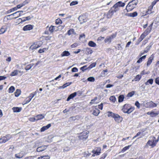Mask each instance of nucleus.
<instances>
[{
    "label": "nucleus",
    "instance_id": "11",
    "mask_svg": "<svg viewBox=\"0 0 159 159\" xmlns=\"http://www.w3.org/2000/svg\"><path fill=\"white\" fill-rule=\"evenodd\" d=\"M138 15L137 12L136 11H135L132 13H126L125 14V15L131 17H134L137 16Z\"/></svg>",
    "mask_w": 159,
    "mask_h": 159
},
{
    "label": "nucleus",
    "instance_id": "57",
    "mask_svg": "<svg viewBox=\"0 0 159 159\" xmlns=\"http://www.w3.org/2000/svg\"><path fill=\"white\" fill-rule=\"evenodd\" d=\"M71 71L72 72H77L78 71V69L76 67H74L72 68L71 69Z\"/></svg>",
    "mask_w": 159,
    "mask_h": 159
},
{
    "label": "nucleus",
    "instance_id": "31",
    "mask_svg": "<svg viewBox=\"0 0 159 159\" xmlns=\"http://www.w3.org/2000/svg\"><path fill=\"white\" fill-rule=\"evenodd\" d=\"M50 157L48 156H43L38 157V159H49Z\"/></svg>",
    "mask_w": 159,
    "mask_h": 159
},
{
    "label": "nucleus",
    "instance_id": "28",
    "mask_svg": "<svg viewBox=\"0 0 159 159\" xmlns=\"http://www.w3.org/2000/svg\"><path fill=\"white\" fill-rule=\"evenodd\" d=\"M124 98V96L123 95H120L118 97V102H121L123 101Z\"/></svg>",
    "mask_w": 159,
    "mask_h": 159
},
{
    "label": "nucleus",
    "instance_id": "58",
    "mask_svg": "<svg viewBox=\"0 0 159 159\" xmlns=\"http://www.w3.org/2000/svg\"><path fill=\"white\" fill-rule=\"evenodd\" d=\"M29 120L30 121H32V122H34L36 120H37V119L36 118L35 116V117H31L29 119Z\"/></svg>",
    "mask_w": 159,
    "mask_h": 159
},
{
    "label": "nucleus",
    "instance_id": "16",
    "mask_svg": "<svg viewBox=\"0 0 159 159\" xmlns=\"http://www.w3.org/2000/svg\"><path fill=\"white\" fill-rule=\"evenodd\" d=\"M51 126V124H49L46 126H44L41 128L40 129V131L41 132H44L45 130L49 129Z\"/></svg>",
    "mask_w": 159,
    "mask_h": 159
},
{
    "label": "nucleus",
    "instance_id": "27",
    "mask_svg": "<svg viewBox=\"0 0 159 159\" xmlns=\"http://www.w3.org/2000/svg\"><path fill=\"white\" fill-rule=\"evenodd\" d=\"M153 59V57H150L148 59V60L147 62V66H149L151 63L152 60Z\"/></svg>",
    "mask_w": 159,
    "mask_h": 159
},
{
    "label": "nucleus",
    "instance_id": "39",
    "mask_svg": "<svg viewBox=\"0 0 159 159\" xmlns=\"http://www.w3.org/2000/svg\"><path fill=\"white\" fill-rule=\"evenodd\" d=\"M130 146H131V145H129L128 146H127L125 147L121 150V152H124L126 150L129 149Z\"/></svg>",
    "mask_w": 159,
    "mask_h": 159
},
{
    "label": "nucleus",
    "instance_id": "12",
    "mask_svg": "<svg viewBox=\"0 0 159 159\" xmlns=\"http://www.w3.org/2000/svg\"><path fill=\"white\" fill-rule=\"evenodd\" d=\"M83 50L85 51L86 53L88 55L91 54L93 52V51L91 49L89 48H84Z\"/></svg>",
    "mask_w": 159,
    "mask_h": 159
},
{
    "label": "nucleus",
    "instance_id": "20",
    "mask_svg": "<svg viewBox=\"0 0 159 159\" xmlns=\"http://www.w3.org/2000/svg\"><path fill=\"white\" fill-rule=\"evenodd\" d=\"M70 55V53L68 51H63L61 54V57L64 56H68Z\"/></svg>",
    "mask_w": 159,
    "mask_h": 159
},
{
    "label": "nucleus",
    "instance_id": "25",
    "mask_svg": "<svg viewBox=\"0 0 159 159\" xmlns=\"http://www.w3.org/2000/svg\"><path fill=\"white\" fill-rule=\"evenodd\" d=\"M37 120H41L44 117V115L42 114L38 115L35 116Z\"/></svg>",
    "mask_w": 159,
    "mask_h": 159
},
{
    "label": "nucleus",
    "instance_id": "43",
    "mask_svg": "<svg viewBox=\"0 0 159 159\" xmlns=\"http://www.w3.org/2000/svg\"><path fill=\"white\" fill-rule=\"evenodd\" d=\"M131 2V3L134 6L136 7V6L137 5L138 3V0H133L131 1L130 2Z\"/></svg>",
    "mask_w": 159,
    "mask_h": 159
},
{
    "label": "nucleus",
    "instance_id": "9",
    "mask_svg": "<svg viewBox=\"0 0 159 159\" xmlns=\"http://www.w3.org/2000/svg\"><path fill=\"white\" fill-rule=\"evenodd\" d=\"M23 11H16V12L13 13L11 15H8L7 16V17H9V16H15L16 14H18L17 15H18V16H16V17H15L14 18L15 19H16V18H17V17H18L20 16H21V14L23 13Z\"/></svg>",
    "mask_w": 159,
    "mask_h": 159
},
{
    "label": "nucleus",
    "instance_id": "23",
    "mask_svg": "<svg viewBox=\"0 0 159 159\" xmlns=\"http://www.w3.org/2000/svg\"><path fill=\"white\" fill-rule=\"evenodd\" d=\"M39 47L38 45L34 44L31 45L30 48V49L31 50H33Z\"/></svg>",
    "mask_w": 159,
    "mask_h": 159
},
{
    "label": "nucleus",
    "instance_id": "29",
    "mask_svg": "<svg viewBox=\"0 0 159 159\" xmlns=\"http://www.w3.org/2000/svg\"><path fill=\"white\" fill-rule=\"evenodd\" d=\"M146 55H145L139 58V59L137 61V63H140L142 62L143 60H144L146 57Z\"/></svg>",
    "mask_w": 159,
    "mask_h": 159
},
{
    "label": "nucleus",
    "instance_id": "41",
    "mask_svg": "<svg viewBox=\"0 0 159 159\" xmlns=\"http://www.w3.org/2000/svg\"><path fill=\"white\" fill-rule=\"evenodd\" d=\"M111 40L110 37H108L106 38L104 40V41H105V42L106 43H110L111 42Z\"/></svg>",
    "mask_w": 159,
    "mask_h": 159
},
{
    "label": "nucleus",
    "instance_id": "55",
    "mask_svg": "<svg viewBox=\"0 0 159 159\" xmlns=\"http://www.w3.org/2000/svg\"><path fill=\"white\" fill-rule=\"evenodd\" d=\"M145 88V85L144 84H143L140 87V89L141 90V91H143L144 90V89Z\"/></svg>",
    "mask_w": 159,
    "mask_h": 159
},
{
    "label": "nucleus",
    "instance_id": "49",
    "mask_svg": "<svg viewBox=\"0 0 159 159\" xmlns=\"http://www.w3.org/2000/svg\"><path fill=\"white\" fill-rule=\"evenodd\" d=\"M149 106H151V107H156L157 106V104L154 103H153L152 102H151L149 103Z\"/></svg>",
    "mask_w": 159,
    "mask_h": 159
},
{
    "label": "nucleus",
    "instance_id": "14",
    "mask_svg": "<svg viewBox=\"0 0 159 159\" xmlns=\"http://www.w3.org/2000/svg\"><path fill=\"white\" fill-rule=\"evenodd\" d=\"M77 95L76 92H75L70 95L66 99L67 101H69L71 99H73Z\"/></svg>",
    "mask_w": 159,
    "mask_h": 159
},
{
    "label": "nucleus",
    "instance_id": "50",
    "mask_svg": "<svg viewBox=\"0 0 159 159\" xmlns=\"http://www.w3.org/2000/svg\"><path fill=\"white\" fill-rule=\"evenodd\" d=\"M98 98L97 97H95L93 99H92L90 102V104H92L95 103V101L97 100Z\"/></svg>",
    "mask_w": 159,
    "mask_h": 159
},
{
    "label": "nucleus",
    "instance_id": "7",
    "mask_svg": "<svg viewBox=\"0 0 159 159\" xmlns=\"http://www.w3.org/2000/svg\"><path fill=\"white\" fill-rule=\"evenodd\" d=\"M135 7L132 4L131 2H129L126 6L125 9L126 10L127 12H128L132 11Z\"/></svg>",
    "mask_w": 159,
    "mask_h": 159
},
{
    "label": "nucleus",
    "instance_id": "46",
    "mask_svg": "<svg viewBox=\"0 0 159 159\" xmlns=\"http://www.w3.org/2000/svg\"><path fill=\"white\" fill-rule=\"evenodd\" d=\"M74 32V30L73 29H70L67 32L68 34L70 35L72 34H73Z\"/></svg>",
    "mask_w": 159,
    "mask_h": 159
},
{
    "label": "nucleus",
    "instance_id": "47",
    "mask_svg": "<svg viewBox=\"0 0 159 159\" xmlns=\"http://www.w3.org/2000/svg\"><path fill=\"white\" fill-rule=\"evenodd\" d=\"M62 23V21L60 19H57L56 20L55 23L57 25L61 24Z\"/></svg>",
    "mask_w": 159,
    "mask_h": 159
},
{
    "label": "nucleus",
    "instance_id": "62",
    "mask_svg": "<svg viewBox=\"0 0 159 159\" xmlns=\"http://www.w3.org/2000/svg\"><path fill=\"white\" fill-rule=\"evenodd\" d=\"M155 83L159 85V77L156 78L155 80Z\"/></svg>",
    "mask_w": 159,
    "mask_h": 159
},
{
    "label": "nucleus",
    "instance_id": "10",
    "mask_svg": "<svg viewBox=\"0 0 159 159\" xmlns=\"http://www.w3.org/2000/svg\"><path fill=\"white\" fill-rule=\"evenodd\" d=\"M33 29V26L31 25H28L24 26L23 30L24 31L30 30Z\"/></svg>",
    "mask_w": 159,
    "mask_h": 159
},
{
    "label": "nucleus",
    "instance_id": "1",
    "mask_svg": "<svg viewBox=\"0 0 159 159\" xmlns=\"http://www.w3.org/2000/svg\"><path fill=\"white\" fill-rule=\"evenodd\" d=\"M108 117L113 118L116 122L119 123L121 122L123 119L122 117L118 114L114 113L112 112L109 111L107 113Z\"/></svg>",
    "mask_w": 159,
    "mask_h": 159
},
{
    "label": "nucleus",
    "instance_id": "30",
    "mask_svg": "<svg viewBox=\"0 0 159 159\" xmlns=\"http://www.w3.org/2000/svg\"><path fill=\"white\" fill-rule=\"evenodd\" d=\"M20 93L21 91L20 89H17L15 93V96L16 97L19 96L20 95Z\"/></svg>",
    "mask_w": 159,
    "mask_h": 159
},
{
    "label": "nucleus",
    "instance_id": "17",
    "mask_svg": "<svg viewBox=\"0 0 159 159\" xmlns=\"http://www.w3.org/2000/svg\"><path fill=\"white\" fill-rule=\"evenodd\" d=\"M116 6L118 8H119L120 7H123L125 6V4L124 2H122L121 1H119L115 4Z\"/></svg>",
    "mask_w": 159,
    "mask_h": 159
},
{
    "label": "nucleus",
    "instance_id": "59",
    "mask_svg": "<svg viewBox=\"0 0 159 159\" xmlns=\"http://www.w3.org/2000/svg\"><path fill=\"white\" fill-rule=\"evenodd\" d=\"M153 80L152 79H149L147 81V82H148V83L151 84H153Z\"/></svg>",
    "mask_w": 159,
    "mask_h": 159
},
{
    "label": "nucleus",
    "instance_id": "22",
    "mask_svg": "<svg viewBox=\"0 0 159 159\" xmlns=\"http://www.w3.org/2000/svg\"><path fill=\"white\" fill-rule=\"evenodd\" d=\"M57 27H56L51 25L49 28V31L51 32V33L52 32H53L56 31L57 30Z\"/></svg>",
    "mask_w": 159,
    "mask_h": 159
},
{
    "label": "nucleus",
    "instance_id": "26",
    "mask_svg": "<svg viewBox=\"0 0 159 159\" xmlns=\"http://www.w3.org/2000/svg\"><path fill=\"white\" fill-rule=\"evenodd\" d=\"M36 93V92H35L34 93H32L30 94V96L28 97L29 100L28 101V102H29L31 100V99L34 97Z\"/></svg>",
    "mask_w": 159,
    "mask_h": 159
},
{
    "label": "nucleus",
    "instance_id": "15",
    "mask_svg": "<svg viewBox=\"0 0 159 159\" xmlns=\"http://www.w3.org/2000/svg\"><path fill=\"white\" fill-rule=\"evenodd\" d=\"M145 37V35L143 34L141 35L139 38L138 40V41L136 42L135 44L136 45L139 44V43L144 39Z\"/></svg>",
    "mask_w": 159,
    "mask_h": 159
},
{
    "label": "nucleus",
    "instance_id": "48",
    "mask_svg": "<svg viewBox=\"0 0 159 159\" xmlns=\"http://www.w3.org/2000/svg\"><path fill=\"white\" fill-rule=\"evenodd\" d=\"M78 2L77 1H73L70 4V6H74L78 4Z\"/></svg>",
    "mask_w": 159,
    "mask_h": 159
},
{
    "label": "nucleus",
    "instance_id": "2",
    "mask_svg": "<svg viewBox=\"0 0 159 159\" xmlns=\"http://www.w3.org/2000/svg\"><path fill=\"white\" fill-rule=\"evenodd\" d=\"M158 139H156L154 137H151V139L149 140L146 144V146H149L153 148L156 146Z\"/></svg>",
    "mask_w": 159,
    "mask_h": 159
},
{
    "label": "nucleus",
    "instance_id": "40",
    "mask_svg": "<svg viewBox=\"0 0 159 159\" xmlns=\"http://www.w3.org/2000/svg\"><path fill=\"white\" fill-rule=\"evenodd\" d=\"M33 64H29L25 68V69L26 70H30L33 66Z\"/></svg>",
    "mask_w": 159,
    "mask_h": 159
},
{
    "label": "nucleus",
    "instance_id": "45",
    "mask_svg": "<svg viewBox=\"0 0 159 159\" xmlns=\"http://www.w3.org/2000/svg\"><path fill=\"white\" fill-rule=\"evenodd\" d=\"M7 28H2L0 30V34H2L4 33L7 31Z\"/></svg>",
    "mask_w": 159,
    "mask_h": 159
},
{
    "label": "nucleus",
    "instance_id": "54",
    "mask_svg": "<svg viewBox=\"0 0 159 159\" xmlns=\"http://www.w3.org/2000/svg\"><path fill=\"white\" fill-rule=\"evenodd\" d=\"M135 105L137 107V108L139 109L140 107V104L138 101H136L135 104Z\"/></svg>",
    "mask_w": 159,
    "mask_h": 159
},
{
    "label": "nucleus",
    "instance_id": "13",
    "mask_svg": "<svg viewBox=\"0 0 159 159\" xmlns=\"http://www.w3.org/2000/svg\"><path fill=\"white\" fill-rule=\"evenodd\" d=\"M134 107H132L129 104H125L123 106V108L122 109H134Z\"/></svg>",
    "mask_w": 159,
    "mask_h": 159
},
{
    "label": "nucleus",
    "instance_id": "38",
    "mask_svg": "<svg viewBox=\"0 0 159 159\" xmlns=\"http://www.w3.org/2000/svg\"><path fill=\"white\" fill-rule=\"evenodd\" d=\"M87 80L89 82H93L95 81V78L91 76L88 78Z\"/></svg>",
    "mask_w": 159,
    "mask_h": 159
},
{
    "label": "nucleus",
    "instance_id": "5",
    "mask_svg": "<svg viewBox=\"0 0 159 159\" xmlns=\"http://www.w3.org/2000/svg\"><path fill=\"white\" fill-rule=\"evenodd\" d=\"M11 138V136L10 134L1 136L0 138V143H6Z\"/></svg>",
    "mask_w": 159,
    "mask_h": 159
},
{
    "label": "nucleus",
    "instance_id": "8",
    "mask_svg": "<svg viewBox=\"0 0 159 159\" xmlns=\"http://www.w3.org/2000/svg\"><path fill=\"white\" fill-rule=\"evenodd\" d=\"M78 19L81 24H82L87 21V19L84 15H81L79 16L78 18Z\"/></svg>",
    "mask_w": 159,
    "mask_h": 159
},
{
    "label": "nucleus",
    "instance_id": "60",
    "mask_svg": "<svg viewBox=\"0 0 159 159\" xmlns=\"http://www.w3.org/2000/svg\"><path fill=\"white\" fill-rule=\"evenodd\" d=\"M116 34H112L111 36H109V37H110L111 40L112 39H113L114 38H115L116 36Z\"/></svg>",
    "mask_w": 159,
    "mask_h": 159
},
{
    "label": "nucleus",
    "instance_id": "44",
    "mask_svg": "<svg viewBox=\"0 0 159 159\" xmlns=\"http://www.w3.org/2000/svg\"><path fill=\"white\" fill-rule=\"evenodd\" d=\"M135 93V92L134 91H132L128 93L127 95V96L128 97H132L134 95Z\"/></svg>",
    "mask_w": 159,
    "mask_h": 159
},
{
    "label": "nucleus",
    "instance_id": "53",
    "mask_svg": "<svg viewBox=\"0 0 159 159\" xmlns=\"http://www.w3.org/2000/svg\"><path fill=\"white\" fill-rule=\"evenodd\" d=\"M141 77V76L139 75H137L135 78V80H139Z\"/></svg>",
    "mask_w": 159,
    "mask_h": 159
},
{
    "label": "nucleus",
    "instance_id": "32",
    "mask_svg": "<svg viewBox=\"0 0 159 159\" xmlns=\"http://www.w3.org/2000/svg\"><path fill=\"white\" fill-rule=\"evenodd\" d=\"M15 90V87L13 86H11L8 89L9 93H12Z\"/></svg>",
    "mask_w": 159,
    "mask_h": 159
},
{
    "label": "nucleus",
    "instance_id": "34",
    "mask_svg": "<svg viewBox=\"0 0 159 159\" xmlns=\"http://www.w3.org/2000/svg\"><path fill=\"white\" fill-rule=\"evenodd\" d=\"M87 65H85L82 67H81V68H80V69L82 70V71L83 72H84V71L87 70H88V67L87 68Z\"/></svg>",
    "mask_w": 159,
    "mask_h": 159
},
{
    "label": "nucleus",
    "instance_id": "33",
    "mask_svg": "<svg viewBox=\"0 0 159 159\" xmlns=\"http://www.w3.org/2000/svg\"><path fill=\"white\" fill-rule=\"evenodd\" d=\"M96 63V62H94L91 64H90L89 66L88 67V70H90L93 67L95 66Z\"/></svg>",
    "mask_w": 159,
    "mask_h": 159
},
{
    "label": "nucleus",
    "instance_id": "61",
    "mask_svg": "<svg viewBox=\"0 0 159 159\" xmlns=\"http://www.w3.org/2000/svg\"><path fill=\"white\" fill-rule=\"evenodd\" d=\"M23 7V6H22V4L21 3H20V4L17 5L16 6V7H15L16 8V10H17L18 9L20 8L21 7Z\"/></svg>",
    "mask_w": 159,
    "mask_h": 159
},
{
    "label": "nucleus",
    "instance_id": "51",
    "mask_svg": "<svg viewBox=\"0 0 159 159\" xmlns=\"http://www.w3.org/2000/svg\"><path fill=\"white\" fill-rule=\"evenodd\" d=\"M18 20H21L20 23H22L23 22L27 21V20H26V18L25 17H23L22 18H19V19Z\"/></svg>",
    "mask_w": 159,
    "mask_h": 159
},
{
    "label": "nucleus",
    "instance_id": "36",
    "mask_svg": "<svg viewBox=\"0 0 159 159\" xmlns=\"http://www.w3.org/2000/svg\"><path fill=\"white\" fill-rule=\"evenodd\" d=\"M109 99L111 101L114 103L116 101V98L114 96H112L110 97Z\"/></svg>",
    "mask_w": 159,
    "mask_h": 159
},
{
    "label": "nucleus",
    "instance_id": "52",
    "mask_svg": "<svg viewBox=\"0 0 159 159\" xmlns=\"http://www.w3.org/2000/svg\"><path fill=\"white\" fill-rule=\"evenodd\" d=\"M123 111L124 113H127L128 114H130L132 111L131 110H123Z\"/></svg>",
    "mask_w": 159,
    "mask_h": 159
},
{
    "label": "nucleus",
    "instance_id": "35",
    "mask_svg": "<svg viewBox=\"0 0 159 159\" xmlns=\"http://www.w3.org/2000/svg\"><path fill=\"white\" fill-rule=\"evenodd\" d=\"M99 113V110H93V114L94 116H98Z\"/></svg>",
    "mask_w": 159,
    "mask_h": 159
},
{
    "label": "nucleus",
    "instance_id": "37",
    "mask_svg": "<svg viewBox=\"0 0 159 159\" xmlns=\"http://www.w3.org/2000/svg\"><path fill=\"white\" fill-rule=\"evenodd\" d=\"M16 10V8L15 7L9 10H8L7 11L6 13L7 14H9L11 12H13L15 11Z\"/></svg>",
    "mask_w": 159,
    "mask_h": 159
},
{
    "label": "nucleus",
    "instance_id": "64",
    "mask_svg": "<svg viewBox=\"0 0 159 159\" xmlns=\"http://www.w3.org/2000/svg\"><path fill=\"white\" fill-rule=\"evenodd\" d=\"M78 46V44L77 43H75L71 45V48H74Z\"/></svg>",
    "mask_w": 159,
    "mask_h": 159
},
{
    "label": "nucleus",
    "instance_id": "3",
    "mask_svg": "<svg viewBox=\"0 0 159 159\" xmlns=\"http://www.w3.org/2000/svg\"><path fill=\"white\" fill-rule=\"evenodd\" d=\"M115 6L116 5L115 4L108 11L107 15V18H111L113 15L114 13L116 12L119 10V8L116 6Z\"/></svg>",
    "mask_w": 159,
    "mask_h": 159
},
{
    "label": "nucleus",
    "instance_id": "63",
    "mask_svg": "<svg viewBox=\"0 0 159 159\" xmlns=\"http://www.w3.org/2000/svg\"><path fill=\"white\" fill-rule=\"evenodd\" d=\"M29 1H28V0H26L25 1H24V2H23L22 4V6H24L26 4L29 3Z\"/></svg>",
    "mask_w": 159,
    "mask_h": 159
},
{
    "label": "nucleus",
    "instance_id": "6",
    "mask_svg": "<svg viewBox=\"0 0 159 159\" xmlns=\"http://www.w3.org/2000/svg\"><path fill=\"white\" fill-rule=\"evenodd\" d=\"M101 148L100 147L96 148L92 151V152L93 153L92 157H94L95 156H98L100 155L101 153Z\"/></svg>",
    "mask_w": 159,
    "mask_h": 159
},
{
    "label": "nucleus",
    "instance_id": "21",
    "mask_svg": "<svg viewBox=\"0 0 159 159\" xmlns=\"http://www.w3.org/2000/svg\"><path fill=\"white\" fill-rule=\"evenodd\" d=\"M18 72L20 73V71L18 70H15L11 73L10 76H13L16 75L18 74Z\"/></svg>",
    "mask_w": 159,
    "mask_h": 159
},
{
    "label": "nucleus",
    "instance_id": "18",
    "mask_svg": "<svg viewBox=\"0 0 159 159\" xmlns=\"http://www.w3.org/2000/svg\"><path fill=\"white\" fill-rule=\"evenodd\" d=\"M46 148L47 147L45 146H40L37 148L36 151L37 152H42L45 150Z\"/></svg>",
    "mask_w": 159,
    "mask_h": 159
},
{
    "label": "nucleus",
    "instance_id": "24",
    "mask_svg": "<svg viewBox=\"0 0 159 159\" xmlns=\"http://www.w3.org/2000/svg\"><path fill=\"white\" fill-rule=\"evenodd\" d=\"M89 46L92 47H95L96 46V44L95 43L92 41H89L88 43Z\"/></svg>",
    "mask_w": 159,
    "mask_h": 159
},
{
    "label": "nucleus",
    "instance_id": "56",
    "mask_svg": "<svg viewBox=\"0 0 159 159\" xmlns=\"http://www.w3.org/2000/svg\"><path fill=\"white\" fill-rule=\"evenodd\" d=\"M153 22H152L150 25H149V28L147 30H148V33H149L151 29H152V25H153Z\"/></svg>",
    "mask_w": 159,
    "mask_h": 159
},
{
    "label": "nucleus",
    "instance_id": "42",
    "mask_svg": "<svg viewBox=\"0 0 159 159\" xmlns=\"http://www.w3.org/2000/svg\"><path fill=\"white\" fill-rule=\"evenodd\" d=\"M15 157L17 158H20L22 157L23 155L22 153H20L15 154Z\"/></svg>",
    "mask_w": 159,
    "mask_h": 159
},
{
    "label": "nucleus",
    "instance_id": "19",
    "mask_svg": "<svg viewBox=\"0 0 159 159\" xmlns=\"http://www.w3.org/2000/svg\"><path fill=\"white\" fill-rule=\"evenodd\" d=\"M147 114L148 115H150V116L152 117H155L157 116L159 113L158 112H155L152 111L151 112H147Z\"/></svg>",
    "mask_w": 159,
    "mask_h": 159
},
{
    "label": "nucleus",
    "instance_id": "4",
    "mask_svg": "<svg viewBox=\"0 0 159 159\" xmlns=\"http://www.w3.org/2000/svg\"><path fill=\"white\" fill-rule=\"evenodd\" d=\"M89 133V131H84L80 133L78 136L79 139L83 141L85 140L88 137Z\"/></svg>",
    "mask_w": 159,
    "mask_h": 159
}]
</instances>
